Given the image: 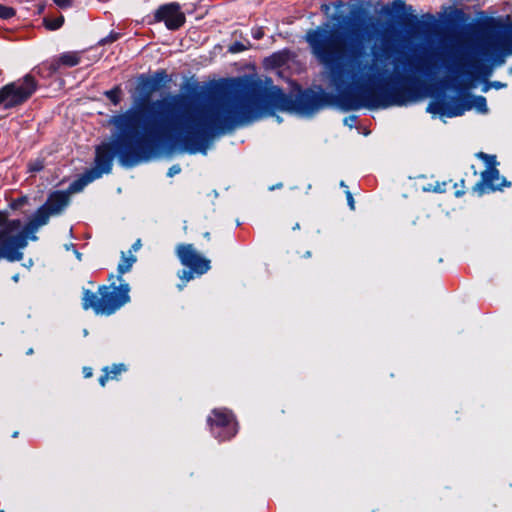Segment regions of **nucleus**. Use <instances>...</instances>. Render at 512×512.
<instances>
[{"label": "nucleus", "instance_id": "1", "mask_svg": "<svg viewBox=\"0 0 512 512\" xmlns=\"http://www.w3.org/2000/svg\"><path fill=\"white\" fill-rule=\"evenodd\" d=\"M291 100L276 86L267 87L259 98L234 96L217 105L203 103L185 94L168 95L152 104L145 123L138 110L130 109L109 118L113 139L96 149L91 173H109L113 157L125 167L150 159L153 137L167 136L190 153H206L205 142L213 133L225 134L273 114L288 110Z\"/></svg>", "mask_w": 512, "mask_h": 512}, {"label": "nucleus", "instance_id": "2", "mask_svg": "<svg viewBox=\"0 0 512 512\" xmlns=\"http://www.w3.org/2000/svg\"><path fill=\"white\" fill-rule=\"evenodd\" d=\"M375 25L372 21L350 23L343 32L317 27L306 33V41L315 58L335 74L344 72L350 61L361 56L365 45L373 39Z\"/></svg>", "mask_w": 512, "mask_h": 512}, {"label": "nucleus", "instance_id": "3", "mask_svg": "<svg viewBox=\"0 0 512 512\" xmlns=\"http://www.w3.org/2000/svg\"><path fill=\"white\" fill-rule=\"evenodd\" d=\"M129 290H86L83 296V308H91L96 314L110 315L129 302Z\"/></svg>", "mask_w": 512, "mask_h": 512}, {"label": "nucleus", "instance_id": "4", "mask_svg": "<svg viewBox=\"0 0 512 512\" xmlns=\"http://www.w3.org/2000/svg\"><path fill=\"white\" fill-rule=\"evenodd\" d=\"M38 84L31 74L11 82L0 89V106L10 109L25 103L37 90Z\"/></svg>", "mask_w": 512, "mask_h": 512}, {"label": "nucleus", "instance_id": "5", "mask_svg": "<svg viewBox=\"0 0 512 512\" xmlns=\"http://www.w3.org/2000/svg\"><path fill=\"white\" fill-rule=\"evenodd\" d=\"M496 27V20L487 19L478 22V53L488 55L491 51L505 49L512 45V24L503 33L492 37L491 32Z\"/></svg>", "mask_w": 512, "mask_h": 512}, {"label": "nucleus", "instance_id": "6", "mask_svg": "<svg viewBox=\"0 0 512 512\" xmlns=\"http://www.w3.org/2000/svg\"><path fill=\"white\" fill-rule=\"evenodd\" d=\"M176 255L181 264L189 270H183L179 274L180 279L189 281L195 276H201L211 268L210 260L200 254L192 244H179L176 247Z\"/></svg>", "mask_w": 512, "mask_h": 512}, {"label": "nucleus", "instance_id": "7", "mask_svg": "<svg viewBox=\"0 0 512 512\" xmlns=\"http://www.w3.org/2000/svg\"><path fill=\"white\" fill-rule=\"evenodd\" d=\"M26 246L25 235L20 233V220L9 223L6 229L0 231V259L21 260L23 256L21 249Z\"/></svg>", "mask_w": 512, "mask_h": 512}, {"label": "nucleus", "instance_id": "8", "mask_svg": "<svg viewBox=\"0 0 512 512\" xmlns=\"http://www.w3.org/2000/svg\"><path fill=\"white\" fill-rule=\"evenodd\" d=\"M212 435L219 441H225L237 433V423L231 411L216 408L207 419Z\"/></svg>", "mask_w": 512, "mask_h": 512}, {"label": "nucleus", "instance_id": "9", "mask_svg": "<svg viewBox=\"0 0 512 512\" xmlns=\"http://www.w3.org/2000/svg\"><path fill=\"white\" fill-rule=\"evenodd\" d=\"M350 79L362 86H374L382 83L388 84L392 81V75H388L384 70L379 68L376 63L365 66L358 73H351Z\"/></svg>", "mask_w": 512, "mask_h": 512}, {"label": "nucleus", "instance_id": "10", "mask_svg": "<svg viewBox=\"0 0 512 512\" xmlns=\"http://www.w3.org/2000/svg\"><path fill=\"white\" fill-rule=\"evenodd\" d=\"M505 186H509V183L500 176L499 170L494 165H490L482 172L481 181L473 189L479 195H483L491 191L501 190Z\"/></svg>", "mask_w": 512, "mask_h": 512}, {"label": "nucleus", "instance_id": "11", "mask_svg": "<svg viewBox=\"0 0 512 512\" xmlns=\"http://www.w3.org/2000/svg\"><path fill=\"white\" fill-rule=\"evenodd\" d=\"M427 111L440 117L452 118L463 115L465 108L463 107V99L452 98L432 101L429 103Z\"/></svg>", "mask_w": 512, "mask_h": 512}, {"label": "nucleus", "instance_id": "12", "mask_svg": "<svg viewBox=\"0 0 512 512\" xmlns=\"http://www.w3.org/2000/svg\"><path fill=\"white\" fill-rule=\"evenodd\" d=\"M157 21H163L170 30H176L185 23V15L177 3L161 6L155 13Z\"/></svg>", "mask_w": 512, "mask_h": 512}, {"label": "nucleus", "instance_id": "13", "mask_svg": "<svg viewBox=\"0 0 512 512\" xmlns=\"http://www.w3.org/2000/svg\"><path fill=\"white\" fill-rule=\"evenodd\" d=\"M363 104L372 109L387 108L393 105H402L403 101L387 93H375L368 89L362 91Z\"/></svg>", "mask_w": 512, "mask_h": 512}, {"label": "nucleus", "instance_id": "14", "mask_svg": "<svg viewBox=\"0 0 512 512\" xmlns=\"http://www.w3.org/2000/svg\"><path fill=\"white\" fill-rule=\"evenodd\" d=\"M50 216H52L51 213L42 205L25 227H22V222L20 221V233L25 235V240L27 241L30 234H35L40 227L46 225Z\"/></svg>", "mask_w": 512, "mask_h": 512}, {"label": "nucleus", "instance_id": "15", "mask_svg": "<svg viewBox=\"0 0 512 512\" xmlns=\"http://www.w3.org/2000/svg\"><path fill=\"white\" fill-rule=\"evenodd\" d=\"M70 196L68 192H53L43 206L51 213V215L60 214L69 204Z\"/></svg>", "mask_w": 512, "mask_h": 512}, {"label": "nucleus", "instance_id": "16", "mask_svg": "<svg viewBox=\"0 0 512 512\" xmlns=\"http://www.w3.org/2000/svg\"><path fill=\"white\" fill-rule=\"evenodd\" d=\"M135 261H136V257L134 255H132L131 251H129L128 256L124 252H122V258L118 264V269H117L118 273H119V275L117 277L118 284H116V282H111L109 287L103 285V286H100L99 288H128V284L124 282V280L122 279L121 276L124 273L128 272L132 268Z\"/></svg>", "mask_w": 512, "mask_h": 512}, {"label": "nucleus", "instance_id": "17", "mask_svg": "<svg viewBox=\"0 0 512 512\" xmlns=\"http://www.w3.org/2000/svg\"><path fill=\"white\" fill-rule=\"evenodd\" d=\"M463 107L465 112L475 109L478 113H488L487 101L483 96H468L463 99Z\"/></svg>", "mask_w": 512, "mask_h": 512}, {"label": "nucleus", "instance_id": "18", "mask_svg": "<svg viewBox=\"0 0 512 512\" xmlns=\"http://www.w3.org/2000/svg\"><path fill=\"white\" fill-rule=\"evenodd\" d=\"M99 177H101V173H91L88 171L80 179L70 184L68 193L70 194L80 192L87 184Z\"/></svg>", "mask_w": 512, "mask_h": 512}, {"label": "nucleus", "instance_id": "19", "mask_svg": "<svg viewBox=\"0 0 512 512\" xmlns=\"http://www.w3.org/2000/svg\"><path fill=\"white\" fill-rule=\"evenodd\" d=\"M61 65L73 67L79 64L80 57L76 52H67L62 54L59 58Z\"/></svg>", "mask_w": 512, "mask_h": 512}, {"label": "nucleus", "instance_id": "20", "mask_svg": "<svg viewBox=\"0 0 512 512\" xmlns=\"http://www.w3.org/2000/svg\"><path fill=\"white\" fill-rule=\"evenodd\" d=\"M105 96L114 104L118 105L121 101L120 94L121 88L120 86H115L113 89L106 91Z\"/></svg>", "mask_w": 512, "mask_h": 512}, {"label": "nucleus", "instance_id": "21", "mask_svg": "<svg viewBox=\"0 0 512 512\" xmlns=\"http://www.w3.org/2000/svg\"><path fill=\"white\" fill-rule=\"evenodd\" d=\"M64 23V17L59 16L54 19H44L45 27L49 30H57L59 29Z\"/></svg>", "mask_w": 512, "mask_h": 512}, {"label": "nucleus", "instance_id": "22", "mask_svg": "<svg viewBox=\"0 0 512 512\" xmlns=\"http://www.w3.org/2000/svg\"><path fill=\"white\" fill-rule=\"evenodd\" d=\"M43 168H44V160L40 159V158L35 159L28 164V170H29V172H32V173L39 172Z\"/></svg>", "mask_w": 512, "mask_h": 512}, {"label": "nucleus", "instance_id": "23", "mask_svg": "<svg viewBox=\"0 0 512 512\" xmlns=\"http://www.w3.org/2000/svg\"><path fill=\"white\" fill-rule=\"evenodd\" d=\"M126 368L123 364H114L111 368L108 367L109 377L110 379H114L121 372L125 371Z\"/></svg>", "mask_w": 512, "mask_h": 512}, {"label": "nucleus", "instance_id": "24", "mask_svg": "<svg viewBox=\"0 0 512 512\" xmlns=\"http://www.w3.org/2000/svg\"><path fill=\"white\" fill-rule=\"evenodd\" d=\"M15 14V11L11 7H7L0 4V18L1 19H9L13 17Z\"/></svg>", "mask_w": 512, "mask_h": 512}, {"label": "nucleus", "instance_id": "25", "mask_svg": "<svg viewBox=\"0 0 512 512\" xmlns=\"http://www.w3.org/2000/svg\"><path fill=\"white\" fill-rule=\"evenodd\" d=\"M248 47L240 42H235L233 43L230 48H229V51L232 52V53H238V52H242L244 50H246Z\"/></svg>", "mask_w": 512, "mask_h": 512}, {"label": "nucleus", "instance_id": "26", "mask_svg": "<svg viewBox=\"0 0 512 512\" xmlns=\"http://www.w3.org/2000/svg\"><path fill=\"white\" fill-rule=\"evenodd\" d=\"M60 66H62V65H61L59 59L53 60L51 63H49L48 69H49L50 74L55 73L60 68Z\"/></svg>", "mask_w": 512, "mask_h": 512}, {"label": "nucleus", "instance_id": "27", "mask_svg": "<svg viewBox=\"0 0 512 512\" xmlns=\"http://www.w3.org/2000/svg\"><path fill=\"white\" fill-rule=\"evenodd\" d=\"M252 36H253V38H254V39H256V40H260V39H262V38H263V36H264V31H263V29H262L261 27L254 28V29L252 30Z\"/></svg>", "mask_w": 512, "mask_h": 512}, {"label": "nucleus", "instance_id": "28", "mask_svg": "<svg viewBox=\"0 0 512 512\" xmlns=\"http://www.w3.org/2000/svg\"><path fill=\"white\" fill-rule=\"evenodd\" d=\"M73 0H53V2L60 8H68L72 5Z\"/></svg>", "mask_w": 512, "mask_h": 512}, {"label": "nucleus", "instance_id": "29", "mask_svg": "<svg viewBox=\"0 0 512 512\" xmlns=\"http://www.w3.org/2000/svg\"><path fill=\"white\" fill-rule=\"evenodd\" d=\"M15 220L16 219H14V221ZM11 222H13V220H7L6 215L0 212V226H3V228L0 231L6 229L7 225Z\"/></svg>", "mask_w": 512, "mask_h": 512}, {"label": "nucleus", "instance_id": "30", "mask_svg": "<svg viewBox=\"0 0 512 512\" xmlns=\"http://www.w3.org/2000/svg\"><path fill=\"white\" fill-rule=\"evenodd\" d=\"M117 38H118V34H110L108 37L103 38L100 41V44L104 45V44H107V43H112L115 40H117Z\"/></svg>", "mask_w": 512, "mask_h": 512}, {"label": "nucleus", "instance_id": "31", "mask_svg": "<svg viewBox=\"0 0 512 512\" xmlns=\"http://www.w3.org/2000/svg\"><path fill=\"white\" fill-rule=\"evenodd\" d=\"M103 371H104V373H105V374H104V375H102V376L99 378V383H100V385H101V386H105L106 381H107L108 379H110V377H109V372H108V367H105V368L103 369Z\"/></svg>", "mask_w": 512, "mask_h": 512}, {"label": "nucleus", "instance_id": "32", "mask_svg": "<svg viewBox=\"0 0 512 512\" xmlns=\"http://www.w3.org/2000/svg\"><path fill=\"white\" fill-rule=\"evenodd\" d=\"M180 171H181V168L179 165H173L172 167L169 168L167 175L169 177H173L174 175L179 174Z\"/></svg>", "mask_w": 512, "mask_h": 512}, {"label": "nucleus", "instance_id": "33", "mask_svg": "<svg viewBox=\"0 0 512 512\" xmlns=\"http://www.w3.org/2000/svg\"><path fill=\"white\" fill-rule=\"evenodd\" d=\"M346 196H347L349 206L351 207V209H354V199H353L351 192L347 190Z\"/></svg>", "mask_w": 512, "mask_h": 512}, {"label": "nucleus", "instance_id": "34", "mask_svg": "<svg viewBox=\"0 0 512 512\" xmlns=\"http://www.w3.org/2000/svg\"><path fill=\"white\" fill-rule=\"evenodd\" d=\"M319 109L318 104H313L312 107H310L307 111L304 112L306 115H312L314 112H316Z\"/></svg>", "mask_w": 512, "mask_h": 512}, {"label": "nucleus", "instance_id": "35", "mask_svg": "<svg viewBox=\"0 0 512 512\" xmlns=\"http://www.w3.org/2000/svg\"><path fill=\"white\" fill-rule=\"evenodd\" d=\"M83 373H84V376H85L86 378H89V377H91V376H92V369H91V368H89V367H85V368L83 369Z\"/></svg>", "mask_w": 512, "mask_h": 512}, {"label": "nucleus", "instance_id": "36", "mask_svg": "<svg viewBox=\"0 0 512 512\" xmlns=\"http://www.w3.org/2000/svg\"><path fill=\"white\" fill-rule=\"evenodd\" d=\"M140 247H141V240H140V239H138V240H137V241L132 245V249H133L134 251H137L138 249H140Z\"/></svg>", "mask_w": 512, "mask_h": 512}, {"label": "nucleus", "instance_id": "37", "mask_svg": "<svg viewBox=\"0 0 512 512\" xmlns=\"http://www.w3.org/2000/svg\"><path fill=\"white\" fill-rule=\"evenodd\" d=\"M478 156H479L480 158H483V159H486V160H487V159H492V160L494 161V156H488V155H486V154H485V153H483V152H480V153L478 154Z\"/></svg>", "mask_w": 512, "mask_h": 512}, {"label": "nucleus", "instance_id": "38", "mask_svg": "<svg viewBox=\"0 0 512 512\" xmlns=\"http://www.w3.org/2000/svg\"><path fill=\"white\" fill-rule=\"evenodd\" d=\"M492 86H493V87H495V88H497V89H499V88L504 87V86H505V84H503V83H501V82H494V83L492 84Z\"/></svg>", "mask_w": 512, "mask_h": 512}, {"label": "nucleus", "instance_id": "39", "mask_svg": "<svg viewBox=\"0 0 512 512\" xmlns=\"http://www.w3.org/2000/svg\"><path fill=\"white\" fill-rule=\"evenodd\" d=\"M394 3L401 6L404 5V2L402 0H395Z\"/></svg>", "mask_w": 512, "mask_h": 512}, {"label": "nucleus", "instance_id": "40", "mask_svg": "<svg viewBox=\"0 0 512 512\" xmlns=\"http://www.w3.org/2000/svg\"><path fill=\"white\" fill-rule=\"evenodd\" d=\"M293 230H298L300 229V225L299 223H296L293 227H292Z\"/></svg>", "mask_w": 512, "mask_h": 512}, {"label": "nucleus", "instance_id": "41", "mask_svg": "<svg viewBox=\"0 0 512 512\" xmlns=\"http://www.w3.org/2000/svg\"><path fill=\"white\" fill-rule=\"evenodd\" d=\"M33 352H34V351H33V349H32V348H30V349H28V351L26 352V354H27V355H32V354H33Z\"/></svg>", "mask_w": 512, "mask_h": 512}, {"label": "nucleus", "instance_id": "42", "mask_svg": "<svg viewBox=\"0 0 512 512\" xmlns=\"http://www.w3.org/2000/svg\"><path fill=\"white\" fill-rule=\"evenodd\" d=\"M488 89H489V85H486L485 87H483V89H482V90H483L484 92H487V91H488Z\"/></svg>", "mask_w": 512, "mask_h": 512}, {"label": "nucleus", "instance_id": "43", "mask_svg": "<svg viewBox=\"0 0 512 512\" xmlns=\"http://www.w3.org/2000/svg\"><path fill=\"white\" fill-rule=\"evenodd\" d=\"M83 335H84V336H87V335H88V330H87V329H84V330H83Z\"/></svg>", "mask_w": 512, "mask_h": 512}, {"label": "nucleus", "instance_id": "44", "mask_svg": "<svg viewBox=\"0 0 512 512\" xmlns=\"http://www.w3.org/2000/svg\"><path fill=\"white\" fill-rule=\"evenodd\" d=\"M17 436H18V432L16 431L13 433L12 437L16 438Z\"/></svg>", "mask_w": 512, "mask_h": 512}, {"label": "nucleus", "instance_id": "45", "mask_svg": "<svg viewBox=\"0 0 512 512\" xmlns=\"http://www.w3.org/2000/svg\"><path fill=\"white\" fill-rule=\"evenodd\" d=\"M427 17L430 19V20H434V17L432 15H427Z\"/></svg>", "mask_w": 512, "mask_h": 512}, {"label": "nucleus", "instance_id": "46", "mask_svg": "<svg viewBox=\"0 0 512 512\" xmlns=\"http://www.w3.org/2000/svg\"><path fill=\"white\" fill-rule=\"evenodd\" d=\"M306 256L310 257L311 256V252L310 251L306 252Z\"/></svg>", "mask_w": 512, "mask_h": 512}, {"label": "nucleus", "instance_id": "47", "mask_svg": "<svg viewBox=\"0 0 512 512\" xmlns=\"http://www.w3.org/2000/svg\"><path fill=\"white\" fill-rule=\"evenodd\" d=\"M340 185H341L342 187H347L343 181L340 183Z\"/></svg>", "mask_w": 512, "mask_h": 512}, {"label": "nucleus", "instance_id": "48", "mask_svg": "<svg viewBox=\"0 0 512 512\" xmlns=\"http://www.w3.org/2000/svg\"><path fill=\"white\" fill-rule=\"evenodd\" d=\"M24 201H25V199H20L19 200V205L22 204Z\"/></svg>", "mask_w": 512, "mask_h": 512}, {"label": "nucleus", "instance_id": "49", "mask_svg": "<svg viewBox=\"0 0 512 512\" xmlns=\"http://www.w3.org/2000/svg\"><path fill=\"white\" fill-rule=\"evenodd\" d=\"M31 239H32V240H36V239H37V237H36L35 235H33V236L31 237Z\"/></svg>", "mask_w": 512, "mask_h": 512}]
</instances>
